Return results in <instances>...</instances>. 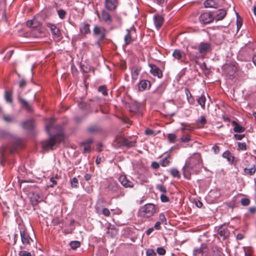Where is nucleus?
<instances>
[{
	"instance_id": "obj_6",
	"label": "nucleus",
	"mask_w": 256,
	"mask_h": 256,
	"mask_svg": "<svg viewBox=\"0 0 256 256\" xmlns=\"http://www.w3.org/2000/svg\"><path fill=\"white\" fill-rule=\"evenodd\" d=\"M208 248L205 243L201 244L200 247L196 248L193 250L194 256H208Z\"/></svg>"
},
{
	"instance_id": "obj_33",
	"label": "nucleus",
	"mask_w": 256,
	"mask_h": 256,
	"mask_svg": "<svg viewBox=\"0 0 256 256\" xmlns=\"http://www.w3.org/2000/svg\"><path fill=\"white\" fill-rule=\"evenodd\" d=\"M186 94L187 96V100L189 102V104H194V100L193 98L192 94L190 92V91L188 90H186Z\"/></svg>"
},
{
	"instance_id": "obj_35",
	"label": "nucleus",
	"mask_w": 256,
	"mask_h": 256,
	"mask_svg": "<svg viewBox=\"0 0 256 256\" xmlns=\"http://www.w3.org/2000/svg\"><path fill=\"white\" fill-rule=\"evenodd\" d=\"M138 178L142 182H148V177L142 174H139L138 176Z\"/></svg>"
},
{
	"instance_id": "obj_61",
	"label": "nucleus",
	"mask_w": 256,
	"mask_h": 256,
	"mask_svg": "<svg viewBox=\"0 0 256 256\" xmlns=\"http://www.w3.org/2000/svg\"><path fill=\"white\" fill-rule=\"evenodd\" d=\"M159 219L162 222L164 223L166 222V219L165 217V216L163 213H160L159 214Z\"/></svg>"
},
{
	"instance_id": "obj_1",
	"label": "nucleus",
	"mask_w": 256,
	"mask_h": 256,
	"mask_svg": "<svg viewBox=\"0 0 256 256\" xmlns=\"http://www.w3.org/2000/svg\"><path fill=\"white\" fill-rule=\"evenodd\" d=\"M55 120L50 118L46 126V130L49 136V139L42 142V146L44 150H52L53 146L57 143L63 140L64 134L61 132L62 127L55 126Z\"/></svg>"
},
{
	"instance_id": "obj_49",
	"label": "nucleus",
	"mask_w": 256,
	"mask_h": 256,
	"mask_svg": "<svg viewBox=\"0 0 256 256\" xmlns=\"http://www.w3.org/2000/svg\"><path fill=\"white\" fill-rule=\"evenodd\" d=\"M58 16L61 19H64L66 14V12L64 10H60L58 11Z\"/></svg>"
},
{
	"instance_id": "obj_46",
	"label": "nucleus",
	"mask_w": 256,
	"mask_h": 256,
	"mask_svg": "<svg viewBox=\"0 0 256 256\" xmlns=\"http://www.w3.org/2000/svg\"><path fill=\"white\" fill-rule=\"evenodd\" d=\"M190 140V136L189 134L184 135L180 138L182 142H189Z\"/></svg>"
},
{
	"instance_id": "obj_7",
	"label": "nucleus",
	"mask_w": 256,
	"mask_h": 256,
	"mask_svg": "<svg viewBox=\"0 0 256 256\" xmlns=\"http://www.w3.org/2000/svg\"><path fill=\"white\" fill-rule=\"evenodd\" d=\"M20 235L21 238V241L24 245H30L31 242H33L28 233L24 228H22L20 230Z\"/></svg>"
},
{
	"instance_id": "obj_52",
	"label": "nucleus",
	"mask_w": 256,
	"mask_h": 256,
	"mask_svg": "<svg viewBox=\"0 0 256 256\" xmlns=\"http://www.w3.org/2000/svg\"><path fill=\"white\" fill-rule=\"evenodd\" d=\"M82 145L84 146V152H90V146L89 144L82 142Z\"/></svg>"
},
{
	"instance_id": "obj_58",
	"label": "nucleus",
	"mask_w": 256,
	"mask_h": 256,
	"mask_svg": "<svg viewBox=\"0 0 256 256\" xmlns=\"http://www.w3.org/2000/svg\"><path fill=\"white\" fill-rule=\"evenodd\" d=\"M181 125L182 126L180 128V130L182 132L186 130H192V128H190V126H188V125L185 126V124L184 123H181Z\"/></svg>"
},
{
	"instance_id": "obj_36",
	"label": "nucleus",
	"mask_w": 256,
	"mask_h": 256,
	"mask_svg": "<svg viewBox=\"0 0 256 256\" xmlns=\"http://www.w3.org/2000/svg\"><path fill=\"white\" fill-rule=\"evenodd\" d=\"M3 120L8 122H12L14 120V118L12 116L3 114Z\"/></svg>"
},
{
	"instance_id": "obj_17",
	"label": "nucleus",
	"mask_w": 256,
	"mask_h": 256,
	"mask_svg": "<svg viewBox=\"0 0 256 256\" xmlns=\"http://www.w3.org/2000/svg\"><path fill=\"white\" fill-rule=\"evenodd\" d=\"M26 24L28 27L32 28V29L38 28L41 26V22L36 18H34L32 20H28Z\"/></svg>"
},
{
	"instance_id": "obj_44",
	"label": "nucleus",
	"mask_w": 256,
	"mask_h": 256,
	"mask_svg": "<svg viewBox=\"0 0 256 256\" xmlns=\"http://www.w3.org/2000/svg\"><path fill=\"white\" fill-rule=\"evenodd\" d=\"M70 246L74 250L80 246V242L78 241H72L70 242Z\"/></svg>"
},
{
	"instance_id": "obj_31",
	"label": "nucleus",
	"mask_w": 256,
	"mask_h": 256,
	"mask_svg": "<svg viewBox=\"0 0 256 256\" xmlns=\"http://www.w3.org/2000/svg\"><path fill=\"white\" fill-rule=\"evenodd\" d=\"M170 163V157L168 156L160 161V164L164 167L168 166Z\"/></svg>"
},
{
	"instance_id": "obj_26",
	"label": "nucleus",
	"mask_w": 256,
	"mask_h": 256,
	"mask_svg": "<svg viewBox=\"0 0 256 256\" xmlns=\"http://www.w3.org/2000/svg\"><path fill=\"white\" fill-rule=\"evenodd\" d=\"M204 6L206 8H217L218 4L214 0H206L204 2Z\"/></svg>"
},
{
	"instance_id": "obj_3",
	"label": "nucleus",
	"mask_w": 256,
	"mask_h": 256,
	"mask_svg": "<svg viewBox=\"0 0 256 256\" xmlns=\"http://www.w3.org/2000/svg\"><path fill=\"white\" fill-rule=\"evenodd\" d=\"M156 206L152 204H148L141 206L138 210V214L142 218H150L156 212Z\"/></svg>"
},
{
	"instance_id": "obj_63",
	"label": "nucleus",
	"mask_w": 256,
	"mask_h": 256,
	"mask_svg": "<svg viewBox=\"0 0 256 256\" xmlns=\"http://www.w3.org/2000/svg\"><path fill=\"white\" fill-rule=\"evenodd\" d=\"M236 25H237V29L238 30H239L241 26H242V20L240 18H237L236 20Z\"/></svg>"
},
{
	"instance_id": "obj_14",
	"label": "nucleus",
	"mask_w": 256,
	"mask_h": 256,
	"mask_svg": "<svg viewBox=\"0 0 256 256\" xmlns=\"http://www.w3.org/2000/svg\"><path fill=\"white\" fill-rule=\"evenodd\" d=\"M154 22L156 28L158 30L163 24L164 18L161 15L155 14L154 16Z\"/></svg>"
},
{
	"instance_id": "obj_8",
	"label": "nucleus",
	"mask_w": 256,
	"mask_h": 256,
	"mask_svg": "<svg viewBox=\"0 0 256 256\" xmlns=\"http://www.w3.org/2000/svg\"><path fill=\"white\" fill-rule=\"evenodd\" d=\"M212 50L211 44L209 42H202L198 46V52L202 56L209 52Z\"/></svg>"
},
{
	"instance_id": "obj_11",
	"label": "nucleus",
	"mask_w": 256,
	"mask_h": 256,
	"mask_svg": "<svg viewBox=\"0 0 256 256\" xmlns=\"http://www.w3.org/2000/svg\"><path fill=\"white\" fill-rule=\"evenodd\" d=\"M30 36L34 38H40L45 36V32L40 28H34L30 32Z\"/></svg>"
},
{
	"instance_id": "obj_22",
	"label": "nucleus",
	"mask_w": 256,
	"mask_h": 256,
	"mask_svg": "<svg viewBox=\"0 0 256 256\" xmlns=\"http://www.w3.org/2000/svg\"><path fill=\"white\" fill-rule=\"evenodd\" d=\"M94 34L95 35H99L100 38L99 40H103L105 37V34L104 32V30L98 27V26H96L93 30Z\"/></svg>"
},
{
	"instance_id": "obj_25",
	"label": "nucleus",
	"mask_w": 256,
	"mask_h": 256,
	"mask_svg": "<svg viewBox=\"0 0 256 256\" xmlns=\"http://www.w3.org/2000/svg\"><path fill=\"white\" fill-rule=\"evenodd\" d=\"M232 124L234 126L233 130L235 132L242 133L245 131V128L240 125L235 121H232Z\"/></svg>"
},
{
	"instance_id": "obj_27",
	"label": "nucleus",
	"mask_w": 256,
	"mask_h": 256,
	"mask_svg": "<svg viewBox=\"0 0 256 256\" xmlns=\"http://www.w3.org/2000/svg\"><path fill=\"white\" fill-rule=\"evenodd\" d=\"M198 103L200 106V107L202 109H205V104L206 101V97L202 94L200 96H198L196 98Z\"/></svg>"
},
{
	"instance_id": "obj_56",
	"label": "nucleus",
	"mask_w": 256,
	"mask_h": 256,
	"mask_svg": "<svg viewBox=\"0 0 256 256\" xmlns=\"http://www.w3.org/2000/svg\"><path fill=\"white\" fill-rule=\"evenodd\" d=\"M160 200L163 202H166L169 201L168 198L165 194H162L160 195Z\"/></svg>"
},
{
	"instance_id": "obj_4",
	"label": "nucleus",
	"mask_w": 256,
	"mask_h": 256,
	"mask_svg": "<svg viewBox=\"0 0 256 256\" xmlns=\"http://www.w3.org/2000/svg\"><path fill=\"white\" fill-rule=\"evenodd\" d=\"M135 142L129 140L128 139L122 136H117L114 143L116 146H126L132 147L134 146Z\"/></svg>"
},
{
	"instance_id": "obj_53",
	"label": "nucleus",
	"mask_w": 256,
	"mask_h": 256,
	"mask_svg": "<svg viewBox=\"0 0 256 256\" xmlns=\"http://www.w3.org/2000/svg\"><path fill=\"white\" fill-rule=\"evenodd\" d=\"M156 252L160 256H163L166 254V250L162 247L158 248Z\"/></svg>"
},
{
	"instance_id": "obj_20",
	"label": "nucleus",
	"mask_w": 256,
	"mask_h": 256,
	"mask_svg": "<svg viewBox=\"0 0 256 256\" xmlns=\"http://www.w3.org/2000/svg\"><path fill=\"white\" fill-rule=\"evenodd\" d=\"M172 56L179 62H183L182 58L185 56V54L180 50L176 49L173 52Z\"/></svg>"
},
{
	"instance_id": "obj_57",
	"label": "nucleus",
	"mask_w": 256,
	"mask_h": 256,
	"mask_svg": "<svg viewBox=\"0 0 256 256\" xmlns=\"http://www.w3.org/2000/svg\"><path fill=\"white\" fill-rule=\"evenodd\" d=\"M102 213L106 216H109L110 214V211L108 208H104L102 211Z\"/></svg>"
},
{
	"instance_id": "obj_30",
	"label": "nucleus",
	"mask_w": 256,
	"mask_h": 256,
	"mask_svg": "<svg viewBox=\"0 0 256 256\" xmlns=\"http://www.w3.org/2000/svg\"><path fill=\"white\" fill-rule=\"evenodd\" d=\"M126 34L124 36V43L126 45L129 44L132 42V36L130 34V31L129 30H126Z\"/></svg>"
},
{
	"instance_id": "obj_59",
	"label": "nucleus",
	"mask_w": 256,
	"mask_h": 256,
	"mask_svg": "<svg viewBox=\"0 0 256 256\" xmlns=\"http://www.w3.org/2000/svg\"><path fill=\"white\" fill-rule=\"evenodd\" d=\"M156 253L152 249H148L146 251V256H156Z\"/></svg>"
},
{
	"instance_id": "obj_24",
	"label": "nucleus",
	"mask_w": 256,
	"mask_h": 256,
	"mask_svg": "<svg viewBox=\"0 0 256 256\" xmlns=\"http://www.w3.org/2000/svg\"><path fill=\"white\" fill-rule=\"evenodd\" d=\"M80 32L82 34H87L90 32V24L86 23H82L80 24Z\"/></svg>"
},
{
	"instance_id": "obj_9",
	"label": "nucleus",
	"mask_w": 256,
	"mask_h": 256,
	"mask_svg": "<svg viewBox=\"0 0 256 256\" xmlns=\"http://www.w3.org/2000/svg\"><path fill=\"white\" fill-rule=\"evenodd\" d=\"M199 20L202 23L208 24L213 21L214 18L212 12H204L200 15Z\"/></svg>"
},
{
	"instance_id": "obj_29",
	"label": "nucleus",
	"mask_w": 256,
	"mask_h": 256,
	"mask_svg": "<svg viewBox=\"0 0 256 256\" xmlns=\"http://www.w3.org/2000/svg\"><path fill=\"white\" fill-rule=\"evenodd\" d=\"M224 158L227 159L228 162H232L234 160V156H232V154L229 150L225 151L222 154Z\"/></svg>"
},
{
	"instance_id": "obj_13",
	"label": "nucleus",
	"mask_w": 256,
	"mask_h": 256,
	"mask_svg": "<svg viewBox=\"0 0 256 256\" xmlns=\"http://www.w3.org/2000/svg\"><path fill=\"white\" fill-rule=\"evenodd\" d=\"M118 5V0H105L104 6L110 10H114Z\"/></svg>"
},
{
	"instance_id": "obj_54",
	"label": "nucleus",
	"mask_w": 256,
	"mask_h": 256,
	"mask_svg": "<svg viewBox=\"0 0 256 256\" xmlns=\"http://www.w3.org/2000/svg\"><path fill=\"white\" fill-rule=\"evenodd\" d=\"M250 203V201L248 198H243L241 200V204L244 206H247Z\"/></svg>"
},
{
	"instance_id": "obj_51",
	"label": "nucleus",
	"mask_w": 256,
	"mask_h": 256,
	"mask_svg": "<svg viewBox=\"0 0 256 256\" xmlns=\"http://www.w3.org/2000/svg\"><path fill=\"white\" fill-rule=\"evenodd\" d=\"M238 148L239 150H246V145L245 142H238Z\"/></svg>"
},
{
	"instance_id": "obj_23",
	"label": "nucleus",
	"mask_w": 256,
	"mask_h": 256,
	"mask_svg": "<svg viewBox=\"0 0 256 256\" xmlns=\"http://www.w3.org/2000/svg\"><path fill=\"white\" fill-rule=\"evenodd\" d=\"M226 12L224 9L220 10L214 16V20L216 21L222 20L226 16Z\"/></svg>"
},
{
	"instance_id": "obj_38",
	"label": "nucleus",
	"mask_w": 256,
	"mask_h": 256,
	"mask_svg": "<svg viewBox=\"0 0 256 256\" xmlns=\"http://www.w3.org/2000/svg\"><path fill=\"white\" fill-rule=\"evenodd\" d=\"M32 126V122L30 120H26L22 124V126L24 128L29 129Z\"/></svg>"
},
{
	"instance_id": "obj_42",
	"label": "nucleus",
	"mask_w": 256,
	"mask_h": 256,
	"mask_svg": "<svg viewBox=\"0 0 256 256\" xmlns=\"http://www.w3.org/2000/svg\"><path fill=\"white\" fill-rule=\"evenodd\" d=\"M20 100L23 106L25 107L28 110H30V106L26 100L23 98H20Z\"/></svg>"
},
{
	"instance_id": "obj_19",
	"label": "nucleus",
	"mask_w": 256,
	"mask_h": 256,
	"mask_svg": "<svg viewBox=\"0 0 256 256\" xmlns=\"http://www.w3.org/2000/svg\"><path fill=\"white\" fill-rule=\"evenodd\" d=\"M141 71V68L136 66H134L131 69V75L132 80H136Z\"/></svg>"
},
{
	"instance_id": "obj_43",
	"label": "nucleus",
	"mask_w": 256,
	"mask_h": 256,
	"mask_svg": "<svg viewBox=\"0 0 256 256\" xmlns=\"http://www.w3.org/2000/svg\"><path fill=\"white\" fill-rule=\"evenodd\" d=\"M213 256H224L222 252L217 248H215L212 250Z\"/></svg>"
},
{
	"instance_id": "obj_16",
	"label": "nucleus",
	"mask_w": 256,
	"mask_h": 256,
	"mask_svg": "<svg viewBox=\"0 0 256 256\" xmlns=\"http://www.w3.org/2000/svg\"><path fill=\"white\" fill-rule=\"evenodd\" d=\"M218 234L219 236L222 238L223 240L227 238L230 234V232L228 230V228L224 226H220L218 231Z\"/></svg>"
},
{
	"instance_id": "obj_39",
	"label": "nucleus",
	"mask_w": 256,
	"mask_h": 256,
	"mask_svg": "<svg viewBox=\"0 0 256 256\" xmlns=\"http://www.w3.org/2000/svg\"><path fill=\"white\" fill-rule=\"evenodd\" d=\"M168 141L171 143H174L176 140V136L174 134H169L168 135Z\"/></svg>"
},
{
	"instance_id": "obj_5",
	"label": "nucleus",
	"mask_w": 256,
	"mask_h": 256,
	"mask_svg": "<svg viewBox=\"0 0 256 256\" xmlns=\"http://www.w3.org/2000/svg\"><path fill=\"white\" fill-rule=\"evenodd\" d=\"M108 188L110 191L117 194L114 196V198H116L124 196V191L122 190V188H120L118 184L115 181H111L110 182Z\"/></svg>"
},
{
	"instance_id": "obj_45",
	"label": "nucleus",
	"mask_w": 256,
	"mask_h": 256,
	"mask_svg": "<svg viewBox=\"0 0 256 256\" xmlns=\"http://www.w3.org/2000/svg\"><path fill=\"white\" fill-rule=\"evenodd\" d=\"M98 90L101 92L104 96H106L108 94L106 88L105 86H99Z\"/></svg>"
},
{
	"instance_id": "obj_12",
	"label": "nucleus",
	"mask_w": 256,
	"mask_h": 256,
	"mask_svg": "<svg viewBox=\"0 0 256 256\" xmlns=\"http://www.w3.org/2000/svg\"><path fill=\"white\" fill-rule=\"evenodd\" d=\"M148 66L150 68V72L154 76H157L158 78L162 77V72L160 68L152 64H149Z\"/></svg>"
},
{
	"instance_id": "obj_62",
	"label": "nucleus",
	"mask_w": 256,
	"mask_h": 256,
	"mask_svg": "<svg viewBox=\"0 0 256 256\" xmlns=\"http://www.w3.org/2000/svg\"><path fill=\"white\" fill-rule=\"evenodd\" d=\"M22 142V140H20V138L16 139L14 142V146H16V147L21 146Z\"/></svg>"
},
{
	"instance_id": "obj_10",
	"label": "nucleus",
	"mask_w": 256,
	"mask_h": 256,
	"mask_svg": "<svg viewBox=\"0 0 256 256\" xmlns=\"http://www.w3.org/2000/svg\"><path fill=\"white\" fill-rule=\"evenodd\" d=\"M121 184L125 188H132L134 184L132 182L128 180L125 175H121L118 178Z\"/></svg>"
},
{
	"instance_id": "obj_37",
	"label": "nucleus",
	"mask_w": 256,
	"mask_h": 256,
	"mask_svg": "<svg viewBox=\"0 0 256 256\" xmlns=\"http://www.w3.org/2000/svg\"><path fill=\"white\" fill-rule=\"evenodd\" d=\"M4 98H5L6 100L8 102L10 103L12 102V98L11 92H8V91H6L5 94H4Z\"/></svg>"
},
{
	"instance_id": "obj_34",
	"label": "nucleus",
	"mask_w": 256,
	"mask_h": 256,
	"mask_svg": "<svg viewBox=\"0 0 256 256\" xmlns=\"http://www.w3.org/2000/svg\"><path fill=\"white\" fill-rule=\"evenodd\" d=\"M170 174L174 177H176L177 178H180V172L176 168H172L170 170Z\"/></svg>"
},
{
	"instance_id": "obj_40",
	"label": "nucleus",
	"mask_w": 256,
	"mask_h": 256,
	"mask_svg": "<svg viewBox=\"0 0 256 256\" xmlns=\"http://www.w3.org/2000/svg\"><path fill=\"white\" fill-rule=\"evenodd\" d=\"M156 188L162 194H166V189L164 186L162 184H158L156 185Z\"/></svg>"
},
{
	"instance_id": "obj_15",
	"label": "nucleus",
	"mask_w": 256,
	"mask_h": 256,
	"mask_svg": "<svg viewBox=\"0 0 256 256\" xmlns=\"http://www.w3.org/2000/svg\"><path fill=\"white\" fill-rule=\"evenodd\" d=\"M102 20L107 24L110 25L112 22V18L110 14L105 10H103L102 12Z\"/></svg>"
},
{
	"instance_id": "obj_28",
	"label": "nucleus",
	"mask_w": 256,
	"mask_h": 256,
	"mask_svg": "<svg viewBox=\"0 0 256 256\" xmlns=\"http://www.w3.org/2000/svg\"><path fill=\"white\" fill-rule=\"evenodd\" d=\"M256 170V167L254 164H252L250 168H244V172L246 174L249 176L253 175Z\"/></svg>"
},
{
	"instance_id": "obj_60",
	"label": "nucleus",
	"mask_w": 256,
	"mask_h": 256,
	"mask_svg": "<svg viewBox=\"0 0 256 256\" xmlns=\"http://www.w3.org/2000/svg\"><path fill=\"white\" fill-rule=\"evenodd\" d=\"M212 150L215 154H218L220 150V147L218 146L216 144H214V146L212 147Z\"/></svg>"
},
{
	"instance_id": "obj_41",
	"label": "nucleus",
	"mask_w": 256,
	"mask_h": 256,
	"mask_svg": "<svg viewBox=\"0 0 256 256\" xmlns=\"http://www.w3.org/2000/svg\"><path fill=\"white\" fill-rule=\"evenodd\" d=\"M72 188H76L78 185V180L76 178H74L70 180Z\"/></svg>"
},
{
	"instance_id": "obj_64",
	"label": "nucleus",
	"mask_w": 256,
	"mask_h": 256,
	"mask_svg": "<svg viewBox=\"0 0 256 256\" xmlns=\"http://www.w3.org/2000/svg\"><path fill=\"white\" fill-rule=\"evenodd\" d=\"M200 68L203 70L208 71V68H207L206 63L205 62H203L200 66Z\"/></svg>"
},
{
	"instance_id": "obj_50",
	"label": "nucleus",
	"mask_w": 256,
	"mask_h": 256,
	"mask_svg": "<svg viewBox=\"0 0 256 256\" xmlns=\"http://www.w3.org/2000/svg\"><path fill=\"white\" fill-rule=\"evenodd\" d=\"M18 255L20 256H32V254L30 252L23 250L19 252Z\"/></svg>"
},
{
	"instance_id": "obj_18",
	"label": "nucleus",
	"mask_w": 256,
	"mask_h": 256,
	"mask_svg": "<svg viewBox=\"0 0 256 256\" xmlns=\"http://www.w3.org/2000/svg\"><path fill=\"white\" fill-rule=\"evenodd\" d=\"M48 27L50 28L52 34L55 38H58L60 37L61 35L60 31V29L58 28L55 24H50L48 25Z\"/></svg>"
},
{
	"instance_id": "obj_21",
	"label": "nucleus",
	"mask_w": 256,
	"mask_h": 256,
	"mask_svg": "<svg viewBox=\"0 0 256 256\" xmlns=\"http://www.w3.org/2000/svg\"><path fill=\"white\" fill-rule=\"evenodd\" d=\"M151 84L150 81L148 80H141L138 85V88L140 90H144L147 88H150Z\"/></svg>"
},
{
	"instance_id": "obj_55",
	"label": "nucleus",
	"mask_w": 256,
	"mask_h": 256,
	"mask_svg": "<svg viewBox=\"0 0 256 256\" xmlns=\"http://www.w3.org/2000/svg\"><path fill=\"white\" fill-rule=\"evenodd\" d=\"M244 137V134H234V138L236 140H242Z\"/></svg>"
},
{
	"instance_id": "obj_2",
	"label": "nucleus",
	"mask_w": 256,
	"mask_h": 256,
	"mask_svg": "<svg viewBox=\"0 0 256 256\" xmlns=\"http://www.w3.org/2000/svg\"><path fill=\"white\" fill-rule=\"evenodd\" d=\"M202 165V160L200 153L194 154L186 161L183 168L184 176L188 178L190 177V170L194 168L197 169Z\"/></svg>"
},
{
	"instance_id": "obj_47",
	"label": "nucleus",
	"mask_w": 256,
	"mask_h": 256,
	"mask_svg": "<svg viewBox=\"0 0 256 256\" xmlns=\"http://www.w3.org/2000/svg\"><path fill=\"white\" fill-rule=\"evenodd\" d=\"M206 120L204 116H201L199 119L196 120V123L200 124L202 125L206 124Z\"/></svg>"
},
{
	"instance_id": "obj_32",
	"label": "nucleus",
	"mask_w": 256,
	"mask_h": 256,
	"mask_svg": "<svg viewBox=\"0 0 256 256\" xmlns=\"http://www.w3.org/2000/svg\"><path fill=\"white\" fill-rule=\"evenodd\" d=\"M100 130V127L96 125L91 126L88 128V132L90 134L98 132Z\"/></svg>"
},
{
	"instance_id": "obj_48",
	"label": "nucleus",
	"mask_w": 256,
	"mask_h": 256,
	"mask_svg": "<svg viewBox=\"0 0 256 256\" xmlns=\"http://www.w3.org/2000/svg\"><path fill=\"white\" fill-rule=\"evenodd\" d=\"M34 198L36 203L40 202L42 200V198L38 194H34Z\"/></svg>"
}]
</instances>
